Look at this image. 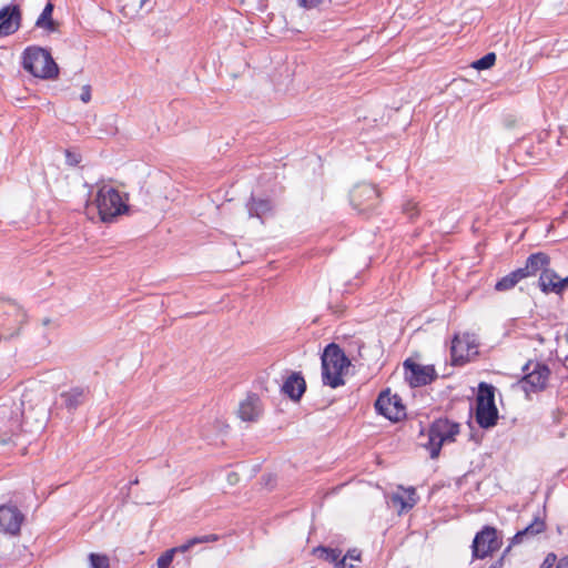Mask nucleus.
Instances as JSON below:
<instances>
[{
  "mask_svg": "<svg viewBox=\"0 0 568 568\" xmlns=\"http://www.w3.org/2000/svg\"><path fill=\"white\" fill-rule=\"evenodd\" d=\"M321 361L323 384L332 388L343 386L345 384L343 374L351 366V361L342 347L336 343L327 344Z\"/></svg>",
  "mask_w": 568,
  "mask_h": 568,
  "instance_id": "f257e3e1",
  "label": "nucleus"
},
{
  "mask_svg": "<svg viewBox=\"0 0 568 568\" xmlns=\"http://www.w3.org/2000/svg\"><path fill=\"white\" fill-rule=\"evenodd\" d=\"M129 196L113 186L102 185L95 196V205L103 223H113L118 216L129 212Z\"/></svg>",
  "mask_w": 568,
  "mask_h": 568,
  "instance_id": "f03ea898",
  "label": "nucleus"
},
{
  "mask_svg": "<svg viewBox=\"0 0 568 568\" xmlns=\"http://www.w3.org/2000/svg\"><path fill=\"white\" fill-rule=\"evenodd\" d=\"M22 67L36 78L54 79L59 74L58 64L51 53L41 47L31 45L22 53Z\"/></svg>",
  "mask_w": 568,
  "mask_h": 568,
  "instance_id": "7ed1b4c3",
  "label": "nucleus"
},
{
  "mask_svg": "<svg viewBox=\"0 0 568 568\" xmlns=\"http://www.w3.org/2000/svg\"><path fill=\"white\" fill-rule=\"evenodd\" d=\"M27 318L21 305L10 298H0V341L18 336Z\"/></svg>",
  "mask_w": 568,
  "mask_h": 568,
  "instance_id": "20e7f679",
  "label": "nucleus"
},
{
  "mask_svg": "<svg viewBox=\"0 0 568 568\" xmlns=\"http://www.w3.org/2000/svg\"><path fill=\"white\" fill-rule=\"evenodd\" d=\"M458 433L459 424L448 418H437L430 424L428 439L423 446L429 450L430 458L435 459L439 456L443 444L455 440Z\"/></svg>",
  "mask_w": 568,
  "mask_h": 568,
  "instance_id": "39448f33",
  "label": "nucleus"
},
{
  "mask_svg": "<svg viewBox=\"0 0 568 568\" xmlns=\"http://www.w3.org/2000/svg\"><path fill=\"white\" fill-rule=\"evenodd\" d=\"M352 206L361 214H368L375 210L379 203V191L375 184L367 180L357 182L349 192Z\"/></svg>",
  "mask_w": 568,
  "mask_h": 568,
  "instance_id": "423d86ee",
  "label": "nucleus"
},
{
  "mask_svg": "<svg viewBox=\"0 0 568 568\" xmlns=\"http://www.w3.org/2000/svg\"><path fill=\"white\" fill-rule=\"evenodd\" d=\"M523 373L520 384L526 393H538L546 388L550 376V369L546 364L529 361L523 366Z\"/></svg>",
  "mask_w": 568,
  "mask_h": 568,
  "instance_id": "0eeeda50",
  "label": "nucleus"
},
{
  "mask_svg": "<svg viewBox=\"0 0 568 568\" xmlns=\"http://www.w3.org/2000/svg\"><path fill=\"white\" fill-rule=\"evenodd\" d=\"M376 412L393 423L400 422L406 417V407L402 397L392 394L389 389L382 390L375 400Z\"/></svg>",
  "mask_w": 568,
  "mask_h": 568,
  "instance_id": "6e6552de",
  "label": "nucleus"
},
{
  "mask_svg": "<svg viewBox=\"0 0 568 568\" xmlns=\"http://www.w3.org/2000/svg\"><path fill=\"white\" fill-rule=\"evenodd\" d=\"M500 546L501 540L497 536V529L491 526H484L474 537L471 544L473 558L484 559L498 550Z\"/></svg>",
  "mask_w": 568,
  "mask_h": 568,
  "instance_id": "1a4fd4ad",
  "label": "nucleus"
},
{
  "mask_svg": "<svg viewBox=\"0 0 568 568\" xmlns=\"http://www.w3.org/2000/svg\"><path fill=\"white\" fill-rule=\"evenodd\" d=\"M405 379L410 387H422L432 384L437 377L433 365H422L407 358L404 364Z\"/></svg>",
  "mask_w": 568,
  "mask_h": 568,
  "instance_id": "9d476101",
  "label": "nucleus"
},
{
  "mask_svg": "<svg viewBox=\"0 0 568 568\" xmlns=\"http://www.w3.org/2000/svg\"><path fill=\"white\" fill-rule=\"evenodd\" d=\"M24 521V515L13 505L0 506V528L3 532L11 536H18L21 525Z\"/></svg>",
  "mask_w": 568,
  "mask_h": 568,
  "instance_id": "9b49d317",
  "label": "nucleus"
},
{
  "mask_svg": "<svg viewBox=\"0 0 568 568\" xmlns=\"http://www.w3.org/2000/svg\"><path fill=\"white\" fill-rule=\"evenodd\" d=\"M219 539H220V537L215 534L193 537V538L189 539L186 542H184L183 545L168 549L166 551H164L158 558V561H156L158 568H169L171 566L174 555L176 552H186L195 545L213 542V541H217Z\"/></svg>",
  "mask_w": 568,
  "mask_h": 568,
  "instance_id": "f8f14e48",
  "label": "nucleus"
},
{
  "mask_svg": "<svg viewBox=\"0 0 568 568\" xmlns=\"http://www.w3.org/2000/svg\"><path fill=\"white\" fill-rule=\"evenodd\" d=\"M22 13L18 4L0 9V38L14 34L21 27Z\"/></svg>",
  "mask_w": 568,
  "mask_h": 568,
  "instance_id": "ddd939ff",
  "label": "nucleus"
},
{
  "mask_svg": "<svg viewBox=\"0 0 568 568\" xmlns=\"http://www.w3.org/2000/svg\"><path fill=\"white\" fill-rule=\"evenodd\" d=\"M476 347L477 344L471 335L465 334L460 337L455 334L450 346L452 364L455 366L464 365L468 362L469 352Z\"/></svg>",
  "mask_w": 568,
  "mask_h": 568,
  "instance_id": "4468645a",
  "label": "nucleus"
},
{
  "mask_svg": "<svg viewBox=\"0 0 568 568\" xmlns=\"http://www.w3.org/2000/svg\"><path fill=\"white\" fill-rule=\"evenodd\" d=\"M262 413V400L255 393H250L246 398L240 403L239 417L244 422H256Z\"/></svg>",
  "mask_w": 568,
  "mask_h": 568,
  "instance_id": "2eb2a0df",
  "label": "nucleus"
},
{
  "mask_svg": "<svg viewBox=\"0 0 568 568\" xmlns=\"http://www.w3.org/2000/svg\"><path fill=\"white\" fill-rule=\"evenodd\" d=\"M89 389L84 387H72L60 394L61 406L69 413H73L89 398Z\"/></svg>",
  "mask_w": 568,
  "mask_h": 568,
  "instance_id": "dca6fc26",
  "label": "nucleus"
},
{
  "mask_svg": "<svg viewBox=\"0 0 568 568\" xmlns=\"http://www.w3.org/2000/svg\"><path fill=\"white\" fill-rule=\"evenodd\" d=\"M281 390L293 402H300L306 390V382L301 372H293L283 383Z\"/></svg>",
  "mask_w": 568,
  "mask_h": 568,
  "instance_id": "f3484780",
  "label": "nucleus"
},
{
  "mask_svg": "<svg viewBox=\"0 0 568 568\" xmlns=\"http://www.w3.org/2000/svg\"><path fill=\"white\" fill-rule=\"evenodd\" d=\"M550 264V257L547 253L545 252H536V253H531L527 260H526V263L523 267H518L524 277H529V276H535L538 272L541 271L545 272V271H548V266Z\"/></svg>",
  "mask_w": 568,
  "mask_h": 568,
  "instance_id": "a211bd4d",
  "label": "nucleus"
},
{
  "mask_svg": "<svg viewBox=\"0 0 568 568\" xmlns=\"http://www.w3.org/2000/svg\"><path fill=\"white\" fill-rule=\"evenodd\" d=\"M313 554L327 562L334 564L335 568H352V565L345 562V558H342V550L338 548H329L325 546H317L313 549Z\"/></svg>",
  "mask_w": 568,
  "mask_h": 568,
  "instance_id": "6ab92c4d",
  "label": "nucleus"
},
{
  "mask_svg": "<svg viewBox=\"0 0 568 568\" xmlns=\"http://www.w3.org/2000/svg\"><path fill=\"white\" fill-rule=\"evenodd\" d=\"M546 529V523L540 515L535 516L534 520L524 529L518 530L511 538V544H521L525 538L534 537Z\"/></svg>",
  "mask_w": 568,
  "mask_h": 568,
  "instance_id": "aec40b11",
  "label": "nucleus"
},
{
  "mask_svg": "<svg viewBox=\"0 0 568 568\" xmlns=\"http://www.w3.org/2000/svg\"><path fill=\"white\" fill-rule=\"evenodd\" d=\"M475 419L480 428L489 429L497 424L498 409L496 406L476 407Z\"/></svg>",
  "mask_w": 568,
  "mask_h": 568,
  "instance_id": "412c9836",
  "label": "nucleus"
},
{
  "mask_svg": "<svg viewBox=\"0 0 568 568\" xmlns=\"http://www.w3.org/2000/svg\"><path fill=\"white\" fill-rule=\"evenodd\" d=\"M0 415L3 417L9 416V430L12 434H17L20 430H23V423L27 424L28 415L27 413L20 412L19 408L14 410L8 407H0Z\"/></svg>",
  "mask_w": 568,
  "mask_h": 568,
  "instance_id": "4be33fe9",
  "label": "nucleus"
},
{
  "mask_svg": "<svg viewBox=\"0 0 568 568\" xmlns=\"http://www.w3.org/2000/svg\"><path fill=\"white\" fill-rule=\"evenodd\" d=\"M54 6L49 1L36 21V27L49 33L58 31V23L52 19Z\"/></svg>",
  "mask_w": 568,
  "mask_h": 568,
  "instance_id": "5701e85b",
  "label": "nucleus"
},
{
  "mask_svg": "<svg viewBox=\"0 0 568 568\" xmlns=\"http://www.w3.org/2000/svg\"><path fill=\"white\" fill-rule=\"evenodd\" d=\"M247 209L250 216L262 219L272 211V202L268 199H256L254 194H251Z\"/></svg>",
  "mask_w": 568,
  "mask_h": 568,
  "instance_id": "b1692460",
  "label": "nucleus"
},
{
  "mask_svg": "<svg viewBox=\"0 0 568 568\" xmlns=\"http://www.w3.org/2000/svg\"><path fill=\"white\" fill-rule=\"evenodd\" d=\"M495 387L486 382H480L476 396V407L496 406Z\"/></svg>",
  "mask_w": 568,
  "mask_h": 568,
  "instance_id": "393cba45",
  "label": "nucleus"
},
{
  "mask_svg": "<svg viewBox=\"0 0 568 568\" xmlns=\"http://www.w3.org/2000/svg\"><path fill=\"white\" fill-rule=\"evenodd\" d=\"M558 280H559V276L555 271L548 270V271L542 272L540 274L539 281H538L541 292L546 293V294H549V293L561 294L562 290H558L556 286L558 284Z\"/></svg>",
  "mask_w": 568,
  "mask_h": 568,
  "instance_id": "a878e982",
  "label": "nucleus"
},
{
  "mask_svg": "<svg viewBox=\"0 0 568 568\" xmlns=\"http://www.w3.org/2000/svg\"><path fill=\"white\" fill-rule=\"evenodd\" d=\"M524 275L519 268L510 272L509 274L503 276L495 284V290L498 292L509 291L519 283V281L524 280Z\"/></svg>",
  "mask_w": 568,
  "mask_h": 568,
  "instance_id": "bb28decb",
  "label": "nucleus"
},
{
  "mask_svg": "<svg viewBox=\"0 0 568 568\" xmlns=\"http://www.w3.org/2000/svg\"><path fill=\"white\" fill-rule=\"evenodd\" d=\"M496 62V54L494 52H489L481 57L480 59L474 61L471 67L476 70H487L491 68Z\"/></svg>",
  "mask_w": 568,
  "mask_h": 568,
  "instance_id": "cd10ccee",
  "label": "nucleus"
},
{
  "mask_svg": "<svg viewBox=\"0 0 568 568\" xmlns=\"http://www.w3.org/2000/svg\"><path fill=\"white\" fill-rule=\"evenodd\" d=\"M91 568H109L110 560L106 555L91 552L89 555Z\"/></svg>",
  "mask_w": 568,
  "mask_h": 568,
  "instance_id": "c85d7f7f",
  "label": "nucleus"
},
{
  "mask_svg": "<svg viewBox=\"0 0 568 568\" xmlns=\"http://www.w3.org/2000/svg\"><path fill=\"white\" fill-rule=\"evenodd\" d=\"M403 213L407 215L409 221H414L419 215L418 203L414 200H407L403 204Z\"/></svg>",
  "mask_w": 568,
  "mask_h": 568,
  "instance_id": "c756f323",
  "label": "nucleus"
},
{
  "mask_svg": "<svg viewBox=\"0 0 568 568\" xmlns=\"http://www.w3.org/2000/svg\"><path fill=\"white\" fill-rule=\"evenodd\" d=\"M392 503H393L394 506L399 505L402 511L403 510H408V509L413 508V504L412 503H407L405 496L399 495V494H394L392 496Z\"/></svg>",
  "mask_w": 568,
  "mask_h": 568,
  "instance_id": "7c9ffc66",
  "label": "nucleus"
},
{
  "mask_svg": "<svg viewBox=\"0 0 568 568\" xmlns=\"http://www.w3.org/2000/svg\"><path fill=\"white\" fill-rule=\"evenodd\" d=\"M65 161L70 166H75L81 162V155L78 152L65 150Z\"/></svg>",
  "mask_w": 568,
  "mask_h": 568,
  "instance_id": "2f4dec72",
  "label": "nucleus"
},
{
  "mask_svg": "<svg viewBox=\"0 0 568 568\" xmlns=\"http://www.w3.org/2000/svg\"><path fill=\"white\" fill-rule=\"evenodd\" d=\"M557 562V555L555 552H549L541 562V565L539 566V568H552L554 566L556 567Z\"/></svg>",
  "mask_w": 568,
  "mask_h": 568,
  "instance_id": "473e14b6",
  "label": "nucleus"
},
{
  "mask_svg": "<svg viewBox=\"0 0 568 568\" xmlns=\"http://www.w3.org/2000/svg\"><path fill=\"white\" fill-rule=\"evenodd\" d=\"M324 0H297L301 8L313 9L318 7Z\"/></svg>",
  "mask_w": 568,
  "mask_h": 568,
  "instance_id": "72a5a7b5",
  "label": "nucleus"
},
{
  "mask_svg": "<svg viewBox=\"0 0 568 568\" xmlns=\"http://www.w3.org/2000/svg\"><path fill=\"white\" fill-rule=\"evenodd\" d=\"M80 100L83 103H89L91 101V87L85 84L82 87V92L80 94Z\"/></svg>",
  "mask_w": 568,
  "mask_h": 568,
  "instance_id": "f704fd0d",
  "label": "nucleus"
},
{
  "mask_svg": "<svg viewBox=\"0 0 568 568\" xmlns=\"http://www.w3.org/2000/svg\"><path fill=\"white\" fill-rule=\"evenodd\" d=\"M342 558H345V561L349 559L359 560L361 559V552L357 549H351L348 550Z\"/></svg>",
  "mask_w": 568,
  "mask_h": 568,
  "instance_id": "c9c22d12",
  "label": "nucleus"
},
{
  "mask_svg": "<svg viewBox=\"0 0 568 568\" xmlns=\"http://www.w3.org/2000/svg\"><path fill=\"white\" fill-rule=\"evenodd\" d=\"M406 493H407V497H405V498H406L407 503H412L413 507H414L417 503V496H416L415 488L412 487Z\"/></svg>",
  "mask_w": 568,
  "mask_h": 568,
  "instance_id": "e433bc0d",
  "label": "nucleus"
},
{
  "mask_svg": "<svg viewBox=\"0 0 568 568\" xmlns=\"http://www.w3.org/2000/svg\"><path fill=\"white\" fill-rule=\"evenodd\" d=\"M556 286L564 292L568 287V275L565 278H559Z\"/></svg>",
  "mask_w": 568,
  "mask_h": 568,
  "instance_id": "4c0bfd02",
  "label": "nucleus"
},
{
  "mask_svg": "<svg viewBox=\"0 0 568 568\" xmlns=\"http://www.w3.org/2000/svg\"><path fill=\"white\" fill-rule=\"evenodd\" d=\"M556 568H568V555L558 560Z\"/></svg>",
  "mask_w": 568,
  "mask_h": 568,
  "instance_id": "58836bf2",
  "label": "nucleus"
},
{
  "mask_svg": "<svg viewBox=\"0 0 568 568\" xmlns=\"http://www.w3.org/2000/svg\"><path fill=\"white\" fill-rule=\"evenodd\" d=\"M504 562H505V559H503L501 557L499 559H497L496 561H494L488 568H503L504 566Z\"/></svg>",
  "mask_w": 568,
  "mask_h": 568,
  "instance_id": "ea45409f",
  "label": "nucleus"
},
{
  "mask_svg": "<svg viewBox=\"0 0 568 568\" xmlns=\"http://www.w3.org/2000/svg\"><path fill=\"white\" fill-rule=\"evenodd\" d=\"M515 545H516V544H511V542H510V544H509V545L504 549V551H503V554H501V556H500V557H501L503 559H506V557L508 556V554H509V552H510V550H511V547H513V546H515Z\"/></svg>",
  "mask_w": 568,
  "mask_h": 568,
  "instance_id": "a19ab883",
  "label": "nucleus"
},
{
  "mask_svg": "<svg viewBox=\"0 0 568 568\" xmlns=\"http://www.w3.org/2000/svg\"><path fill=\"white\" fill-rule=\"evenodd\" d=\"M235 479H236V474L235 473H232V474L229 475V481L231 484H233Z\"/></svg>",
  "mask_w": 568,
  "mask_h": 568,
  "instance_id": "79ce46f5",
  "label": "nucleus"
},
{
  "mask_svg": "<svg viewBox=\"0 0 568 568\" xmlns=\"http://www.w3.org/2000/svg\"><path fill=\"white\" fill-rule=\"evenodd\" d=\"M458 354H466V348L464 345H463V347L458 348Z\"/></svg>",
  "mask_w": 568,
  "mask_h": 568,
  "instance_id": "37998d69",
  "label": "nucleus"
},
{
  "mask_svg": "<svg viewBox=\"0 0 568 568\" xmlns=\"http://www.w3.org/2000/svg\"><path fill=\"white\" fill-rule=\"evenodd\" d=\"M148 0H142V3H145Z\"/></svg>",
  "mask_w": 568,
  "mask_h": 568,
  "instance_id": "c03bdc74",
  "label": "nucleus"
}]
</instances>
